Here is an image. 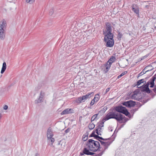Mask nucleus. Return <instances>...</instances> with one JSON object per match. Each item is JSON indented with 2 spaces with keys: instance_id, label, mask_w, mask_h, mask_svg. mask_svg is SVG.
<instances>
[{
  "instance_id": "5701e85b",
  "label": "nucleus",
  "mask_w": 156,
  "mask_h": 156,
  "mask_svg": "<svg viewBox=\"0 0 156 156\" xmlns=\"http://www.w3.org/2000/svg\"><path fill=\"white\" fill-rule=\"evenodd\" d=\"M105 121L106 120H105V119L104 118L103 119L102 121L97 126L98 127H104V123Z\"/></svg>"
},
{
  "instance_id": "423d86ee",
  "label": "nucleus",
  "mask_w": 156,
  "mask_h": 156,
  "mask_svg": "<svg viewBox=\"0 0 156 156\" xmlns=\"http://www.w3.org/2000/svg\"><path fill=\"white\" fill-rule=\"evenodd\" d=\"M118 112H121L128 116L129 118L131 117V116L126 107L122 106H118Z\"/></svg>"
},
{
  "instance_id": "9b49d317",
  "label": "nucleus",
  "mask_w": 156,
  "mask_h": 156,
  "mask_svg": "<svg viewBox=\"0 0 156 156\" xmlns=\"http://www.w3.org/2000/svg\"><path fill=\"white\" fill-rule=\"evenodd\" d=\"M7 24L6 20L3 19L0 21V30H6Z\"/></svg>"
},
{
  "instance_id": "4c0bfd02",
  "label": "nucleus",
  "mask_w": 156,
  "mask_h": 156,
  "mask_svg": "<svg viewBox=\"0 0 156 156\" xmlns=\"http://www.w3.org/2000/svg\"><path fill=\"white\" fill-rule=\"evenodd\" d=\"M70 129H67L65 130V132L66 133H68L69 132Z\"/></svg>"
},
{
  "instance_id": "bb28decb",
  "label": "nucleus",
  "mask_w": 156,
  "mask_h": 156,
  "mask_svg": "<svg viewBox=\"0 0 156 156\" xmlns=\"http://www.w3.org/2000/svg\"><path fill=\"white\" fill-rule=\"evenodd\" d=\"M99 97V96L98 94L96 95L95 97H94L93 100L96 102L98 100Z\"/></svg>"
},
{
  "instance_id": "58836bf2",
  "label": "nucleus",
  "mask_w": 156,
  "mask_h": 156,
  "mask_svg": "<svg viewBox=\"0 0 156 156\" xmlns=\"http://www.w3.org/2000/svg\"><path fill=\"white\" fill-rule=\"evenodd\" d=\"M103 111H105L107 109V107H105L103 108Z\"/></svg>"
},
{
  "instance_id": "473e14b6",
  "label": "nucleus",
  "mask_w": 156,
  "mask_h": 156,
  "mask_svg": "<svg viewBox=\"0 0 156 156\" xmlns=\"http://www.w3.org/2000/svg\"><path fill=\"white\" fill-rule=\"evenodd\" d=\"M54 12V10L53 9H51L50 10L49 12V15H51Z\"/></svg>"
},
{
  "instance_id": "6e6552de",
  "label": "nucleus",
  "mask_w": 156,
  "mask_h": 156,
  "mask_svg": "<svg viewBox=\"0 0 156 156\" xmlns=\"http://www.w3.org/2000/svg\"><path fill=\"white\" fill-rule=\"evenodd\" d=\"M129 119L125 117V116L120 113H118V121L120 123H125Z\"/></svg>"
},
{
  "instance_id": "a19ab883",
  "label": "nucleus",
  "mask_w": 156,
  "mask_h": 156,
  "mask_svg": "<svg viewBox=\"0 0 156 156\" xmlns=\"http://www.w3.org/2000/svg\"><path fill=\"white\" fill-rule=\"evenodd\" d=\"M154 92L155 93H156V88H154L153 89Z\"/></svg>"
},
{
  "instance_id": "6ab92c4d",
  "label": "nucleus",
  "mask_w": 156,
  "mask_h": 156,
  "mask_svg": "<svg viewBox=\"0 0 156 156\" xmlns=\"http://www.w3.org/2000/svg\"><path fill=\"white\" fill-rule=\"evenodd\" d=\"M89 149H87V148H84L83 149V152L84 154L88 155H92L94 154V153L89 151Z\"/></svg>"
},
{
  "instance_id": "a878e982",
  "label": "nucleus",
  "mask_w": 156,
  "mask_h": 156,
  "mask_svg": "<svg viewBox=\"0 0 156 156\" xmlns=\"http://www.w3.org/2000/svg\"><path fill=\"white\" fill-rule=\"evenodd\" d=\"M144 69L143 70H142L141 72H140V73H139V74H138V76H141L142 75H143L145 73L147 72H148L149 71V70H147V71H145L144 72Z\"/></svg>"
},
{
  "instance_id": "4468645a",
  "label": "nucleus",
  "mask_w": 156,
  "mask_h": 156,
  "mask_svg": "<svg viewBox=\"0 0 156 156\" xmlns=\"http://www.w3.org/2000/svg\"><path fill=\"white\" fill-rule=\"evenodd\" d=\"M44 94L41 91V92L39 97L37 100L35 101V103H38L41 102L42 101V100L44 96Z\"/></svg>"
},
{
  "instance_id": "f704fd0d",
  "label": "nucleus",
  "mask_w": 156,
  "mask_h": 156,
  "mask_svg": "<svg viewBox=\"0 0 156 156\" xmlns=\"http://www.w3.org/2000/svg\"><path fill=\"white\" fill-rule=\"evenodd\" d=\"M95 102L96 101L92 100L90 103V105L91 106L93 105L94 104V102Z\"/></svg>"
},
{
  "instance_id": "f257e3e1",
  "label": "nucleus",
  "mask_w": 156,
  "mask_h": 156,
  "mask_svg": "<svg viewBox=\"0 0 156 156\" xmlns=\"http://www.w3.org/2000/svg\"><path fill=\"white\" fill-rule=\"evenodd\" d=\"M112 31V27L111 24L109 23H107L106 30L105 31H103V34L105 36L104 40L106 43V46L108 47H112L114 44L113 35Z\"/></svg>"
},
{
  "instance_id": "9d476101",
  "label": "nucleus",
  "mask_w": 156,
  "mask_h": 156,
  "mask_svg": "<svg viewBox=\"0 0 156 156\" xmlns=\"http://www.w3.org/2000/svg\"><path fill=\"white\" fill-rule=\"evenodd\" d=\"M122 104L124 106L128 108H130L136 105V102L132 100H129L126 101H125L122 103Z\"/></svg>"
},
{
  "instance_id": "7c9ffc66",
  "label": "nucleus",
  "mask_w": 156,
  "mask_h": 156,
  "mask_svg": "<svg viewBox=\"0 0 156 156\" xmlns=\"http://www.w3.org/2000/svg\"><path fill=\"white\" fill-rule=\"evenodd\" d=\"M35 0H26V2L30 4H32L34 2Z\"/></svg>"
},
{
  "instance_id": "7ed1b4c3",
  "label": "nucleus",
  "mask_w": 156,
  "mask_h": 156,
  "mask_svg": "<svg viewBox=\"0 0 156 156\" xmlns=\"http://www.w3.org/2000/svg\"><path fill=\"white\" fill-rule=\"evenodd\" d=\"M105 120L114 118L117 120V106H115L112 111L110 112L104 118Z\"/></svg>"
},
{
  "instance_id": "cd10ccee",
  "label": "nucleus",
  "mask_w": 156,
  "mask_h": 156,
  "mask_svg": "<svg viewBox=\"0 0 156 156\" xmlns=\"http://www.w3.org/2000/svg\"><path fill=\"white\" fill-rule=\"evenodd\" d=\"M127 73V71H124L120 75L118 76V79L120 78L122 76Z\"/></svg>"
},
{
  "instance_id": "ea45409f",
  "label": "nucleus",
  "mask_w": 156,
  "mask_h": 156,
  "mask_svg": "<svg viewBox=\"0 0 156 156\" xmlns=\"http://www.w3.org/2000/svg\"><path fill=\"white\" fill-rule=\"evenodd\" d=\"M124 124H122L121 125V126L120 127V128H119L118 129H120V128H121V127H122L123 126H124Z\"/></svg>"
},
{
  "instance_id": "393cba45",
  "label": "nucleus",
  "mask_w": 156,
  "mask_h": 156,
  "mask_svg": "<svg viewBox=\"0 0 156 156\" xmlns=\"http://www.w3.org/2000/svg\"><path fill=\"white\" fill-rule=\"evenodd\" d=\"M95 127V125L93 123L90 124L88 126V128L90 129H92Z\"/></svg>"
},
{
  "instance_id": "c756f323",
  "label": "nucleus",
  "mask_w": 156,
  "mask_h": 156,
  "mask_svg": "<svg viewBox=\"0 0 156 156\" xmlns=\"http://www.w3.org/2000/svg\"><path fill=\"white\" fill-rule=\"evenodd\" d=\"M131 98L134 99H137V94L134 93L131 97Z\"/></svg>"
},
{
  "instance_id": "c9c22d12",
  "label": "nucleus",
  "mask_w": 156,
  "mask_h": 156,
  "mask_svg": "<svg viewBox=\"0 0 156 156\" xmlns=\"http://www.w3.org/2000/svg\"><path fill=\"white\" fill-rule=\"evenodd\" d=\"M109 90H110L109 88H107L106 89L105 91V92L104 94H106V93H107V92H108L109 91Z\"/></svg>"
},
{
  "instance_id": "4be33fe9",
  "label": "nucleus",
  "mask_w": 156,
  "mask_h": 156,
  "mask_svg": "<svg viewBox=\"0 0 156 156\" xmlns=\"http://www.w3.org/2000/svg\"><path fill=\"white\" fill-rule=\"evenodd\" d=\"M146 83V81L144 80V79H142L138 81L137 82L136 85L138 86L140 85L142 83Z\"/></svg>"
},
{
  "instance_id": "f03ea898",
  "label": "nucleus",
  "mask_w": 156,
  "mask_h": 156,
  "mask_svg": "<svg viewBox=\"0 0 156 156\" xmlns=\"http://www.w3.org/2000/svg\"><path fill=\"white\" fill-rule=\"evenodd\" d=\"M87 145L89 150L95 152L98 150L100 148V144L98 141L89 139L87 142Z\"/></svg>"
},
{
  "instance_id": "f3484780",
  "label": "nucleus",
  "mask_w": 156,
  "mask_h": 156,
  "mask_svg": "<svg viewBox=\"0 0 156 156\" xmlns=\"http://www.w3.org/2000/svg\"><path fill=\"white\" fill-rule=\"evenodd\" d=\"M102 128V127H96L95 131L98 135H101L103 129Z\"/></svg>"
},
{
  "instance_id": "ddd939ff",
  "label": "nucleus",
  "mask_w": 156,
  "mask_h": 156,
  "mask_svg": "<svg viewBox=\"0 0 156 156\" xmlns=\"http://www.w3.org/2000/svg\"><path fill=\"white\" fill-rule=\"evenodd\" d=\"M101 140V139H99V140H98L100 141L102 145H103L105 147V149H106L108 148V147L110 144L112 142L108 141L107 142H104L102 141Z\"/></svg>"
},
{
  "instance_id": "2eb2a0df",
  "label": "nucleus",
  "mask_w": 156,
  "mask_h": 156,
  "mask_svg": "<svg viewBox=\"0 0 156 156\" xmlns=\"http://www.w3.org/2000/svg\"><path fill=\"white\" fill-rule=\"evenodd\" d=\"M156 78L154 76H153L147 82L148 83L149 85L150 86V87H153L154 86V82Z\"/></svg>"
},
{
  "instance_id": "e433bc0d",
  "label": "nucleus",
  "mask_w": 156,
  "mask_h": 156,
  "mask_svg": "<svg viewBox=\"0 0 156 156\" xmlns=\"http://www.w3.org/2000/svg\"><path fill=\"white\" fill-rule=\"evenodd\" d=\"M4 109L5 110H6L8 109V106L6 105H5L4 106Z\"/></svg>"
},
{
  "instance_id": "c85d7f7f",
  "label": "nucleus",
  "mask_w": 156,
  "mask_h": 156,
  "mask_svg": "<svg viewBox=\"0 0 156 156\" xmlns=\"http://www.w3.org/2000/svg\"><path fill=\"white\" fill-rule=\"evenodd\" d=\"M122 36V34L121 33H119L118 35V39L119 40H121Z\"/></svg>"
},
{
  "instance_id": "20e7f679",
  "label": "nucleus",
  "mask_w": 156,
  "mask_h": 156,
  "mask_svg": "<svg viewBox=\"0 0 156 156\" xmlns=\"http://www.w3.org/2000/svg\"><path fill=\"white\" fill-rule=\"evenodd\" d=\"M93 92L88 93L85 95L83 96L82 97L78 98L76 100V103L78 104L84 102L87 99L90 98L92 95H93Z\"/></svg>"
},
{
  "instance_id": "aec40b11",
  "label": "nucleus",
  "mask_w": 156,
  "mask_h": 156,
  "mask_svg": "<svg viewBox=\"0 0 156 156\" xmlns=\"http://www.w3.org/2000/svg\"><path fill=\"white\" fill-rule=\"evenodd\" d=\"M6 67V65L5 62H4L3 63L2 67L1 70V73L2 74L5 71Z\"/></svg>"
},
{
  "instance_id": "412c9836",
  "label": "nucleus",
  "mask_w": 156,
  "mask_h": 156,
  "mask_svg": "<svg viewBox=\"0 0 156 156\" xmlns=\"http://www.w3.org/2000/svg\"><path fill=\"white\" fill-rule=\"evenodd\" d=\"M132 10L133 11L136 13L137 15H139V9L138 8H135L134 7V5H133L132 7Z\"/></svg>"
},
{
  "instance_id": "a211bd4d",
  "label": "nucleus",
  "mask_w": 156,
  "mask_h": 156,
  "mask_svg": "<svg viewBox=\"0 0 156 156\" xmlns=\"http://www.w3.org/2000/svg\"><path fill=\"white\" fill-rule=\"evenodd\" d=\"M73 110L71 108H67L65 110H63L61 113L62 115H66L68 114H69L72 112Z\"/></svg>"
},
{
  "instance_id": "f8f14e48",
  "label": "nucleus",
  "mask_w": 156,
  "mask_h": 156,
  "mask_svg": "<svg viewBox=\"0 0 156 156\" xmlns=\"http://www.w3.org/2000/svg\"><path fill=\"white\" fill-rule=\"evenodd\" d=\"M91 137H94V138L97 140H99V139H101V140H110V138H108V139H104L102 137L99 136H98V135H96L95 134V132H93L91 133L90 135Z\"/></svg>"
},
{
  "instance_id": "72a5a7b5",
  "label": "nucleus",
  "mask_w": 156,
  "mask_h": 156,
  "mask_svg": "<svg viewBox=\"0 0 156 156\" xmlns=\"http://www.w3.org/2000/svg\"><path fill=\"white\" fill-rule=\"evenodd\" d=\"M116 129L115 130V131H114V133L113 134L112 136V138H114V136H115V134H116L117 133V131H116Z\"/></svg>"
},
{
  "instance_id": "2f4dec72",
  "label": "nucleus",
  "mask_w": 156,
  "mask_h": 156,
  "mask_svg": "<svg viewBox=\"0 0 156 156\" xmlns=\"http://www.w3.org/2000/svg\"><path fill=\"white\" fill-rule=\"evenodd\" d=\"M88 135H84L83 136V140L84 141H86L87 139Z\"/></svg>"
},
{
  "instance_id": "b1692460",
  "label": "nucleus",
  "mask_w": 156,
  "mask_h": 156,
  "mask_svg": "<svg viewBox=\"0 0 156 156\" xmlns=\"http://www.w3.org/2000/svg\"><path fill=\"white\" fill-rule=\"evenodd\" d=\"M98 114H96L94 115H93L91 118V122L93 121L94 120H97V116L98 115Z\"/></svg>"
},
{
  "instance_id": "79ce46f5",
  "label": "nucleus",
  "mask_w": 156,
  "mask_h": 156,
  "mask_svg": "<svg viewBox=\"0 0 156 156\" xmlns=\"http://www.w3.org/2000/svg\"><path fill=\"white\" fill-rule=\"evenodd\" d=\"M38 155L39 154L37 153L35 154L34 156H38Z\"/></svg>"
},
{
  "instance_id": "37998d69",
  "label": "nucleus",
  "mask_w": 156,
  "mask_h": 156,
  "mask_svg": "<svg viewBox=\"0 0 156 156\" xmlns=\"http://www.w3.org/2000/svg\"><path fill=\"white\" fill-rule=\"evenodd\" d=\"M154 28L156 30V26Z\"/></svg>"
},
{
  "instance_id": "1a4fd4ad",
  "label": "nucleus",
  "mask_w": 156,
  "mask_h": 156,
  "mask_svg": "<svg viewBox=\"0 0 156 156\" xmlns=\"http://www.w3.org/2000/svg\"><path fill=\"white\" fill-rule=\"evenodd\" d=\"M149 84L147 82L145 85H143L140 87V90L143 92L145 91L148 94L150 93L152 91L149 88Z\"/></svg>"
},
{
  "instance_id": "dca6fc26",
  "label": "nucleus",
  "mask_w": 156,
  "mask_h": 156,
  "mask_svg": "<svg viewBox=\"0 0 156 156\" xmlns=\"http://www.w3.org/2000/svg\"><path fill=\"white\" fill-rule=\"evenodd\" d=\"M5 30H0V38L1 40H3L5 38Z\"/></svg>"
},
{
  "instance_id": "0eeeda50",
  "label": "nucleus",
  "mask_w": 156,
  "mask_h": 156,
  "mask_svg": "<svg viewBox=\"0 0 156 156\" xmlns=\"http://www.w3.org/2000/svg\"><path fill=\"white\" fill-rule=\"evenodd\" d=\"M115 60L116 58L112 56L107 63L104 64L105 69L106 70V72L108 71L110 68L112 64Z\"/></svg>"
},
{
  "instance_id": "39448f33",
  "label": "nucleus",
  "mask_w": 156,
  "mask_h": 156,
  "mask_svg": "<svg viewBox=\"0 0 156 156\" xmlns=\"http://www.w3.org/2000/svg\"><path fill=\"white\" fill-rule=\"evenodd\" d=\"M53 136V133L51 129L49 128L47 132V137L48 138V141L49 145H51L53 143L54 141V139L52 137Z\"/></svg>"
}]
</instances>
